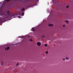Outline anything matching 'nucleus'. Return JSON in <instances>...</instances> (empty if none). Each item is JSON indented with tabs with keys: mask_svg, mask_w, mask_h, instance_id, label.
Instances as JSON below:
<instances>
[{
	"mask_svg": "<svg viewBox=\"0 0 73 73\" xmlns=\"http://www.w3.org/2000/svg\"><path fill=\"white\" fill-rule=\"evenodd\" d=\"M18 18H21V17H20V16H18Z\"/></svg>",
	"mask_w": 73,
	"mask_h": 73,
	"instance_id": "nucleus-15",
	"label": "nucleus"
},
{
	"mask_svg": "<svg viewBox=\"0 0 73 73\" xmlns=\"http://www.w3.org/2000/svg\"><path fill=\"white\" fill-rule=\"evenodd\" d=\"M33 0H31V1H32Z\"/></svg>",
	"mask_w": 73,
	"mask_h": 73,
	"instance_id": "nucleus-25",
	"label": "nucleus"
},
{
	"mask_svg": "<svg viewBox=\"0 0 73 73\" xmlns=\"http://www.w3.org/2000/svg\"><path fill=\"white\" fill-rule=\"evenodd\" d=\"M48 51H46V54H48Z\"/></svg>",
	"mask_w": 73,
	"mask_h": 73,
	"instance_id": "nucleus-13",
	"label": "nucleus"
},
{
	"mask_svg": "<svg viewBox=\"0 0 73 73\" xmlns=\"http://www.w3.org/2000/svg\"><path fill=\"white\" fill-rule=\"evenodd\" d=\"M44 45H45V46L46 47V46H47V44H45Z\"/></svg>",
	"mask_w": 73,
	"mask_h": 73,
	"instance_id": "nucleus-11",
	"label": "nucleus"
},
{
	"mask_svg": "<svg viewBox=\"0 0 73 73\" xmlns=\"http://www.w3.org/2000/svg\"><path fill=\"white\" fill-rule=\"evenodd\" d=\"M63 61H65V58H63Z\"/></svg>",
	"mask_w": 73,
	"mask_h": 73,
	"instance_id": "nucleus-17",
	"label": "nucleus"
},
{
	"mask_svg": "<svg viewBox=\"0 0 73 73\" xmlns=\"http://www.w3.org/2000/svg\"><path fill=\"white\" fill-rule=\"evenodd\" d=\"M19 15H20L21 16H23L24 15V13H22L21 14V13H19Z\"/></svg>",
	"mask_w": 73,
	"mask_h": 73,
	"instance_id": "nucleus-2",
	"label": "nucleus"
},
{
	"mask_svg": "<svg viewBox=\"0 0 73 73\" xmlns=\"http://www.w3.org/2000/svg\"><path fill=\"white\" fill-rule=\"evenodd\" d=\"M66 23H68L69 21H68L66 20L65 21Z\"/></svg>",
	"mask_w": 73,
	"mask_h": 73,
	"instance_id": "nucleus-10",
	"label": "nucleus"
},
{
	"mask_svg": "<svg viewBox=\"0 0 73 73\" xmlns=\"http://www.w3.org/2000/svg\"><path fill=\"white\" fill-rule=\"evenodd\" d=\"M34 28H32V31H35V29Z\"/></svg>",
	"mask_w": 73,
	"mask_h": 73,
	"instance_id": "nucleus-5",
	"label": "nucleus"
},
{
	"mask_svg": "<svg viewBox=\"0 0 73 73\" xmlns=\"http://www.w3.org/2000/svg\"><path fill=\"white\" fill-rule=\"evenodd\" d=\"M3 13H1V14H3Z\"/></svg>",
	"mask_w": 73,
	"mask_h": 73,
	"instance_id": "nucleus-24",
	"label": "nucleus"
},
{
	"mask_svg": "<svg viewBox=\"0 0 73 73\" xmlns=\"http://www.w3.org/2000/svg\"><path fill=\"white\" fill-rule=\"evenodd\" d=\"M41 42H38L37 43V45L38 46H40V45H41Z\"/></svg>",
	"mask_w": 73,
	"mask_h": 73,
	"instance_id": "nucleus-1",
	"label": "nucleus"
},
{
	"mask_svg": "<svg viewBox=\"0 0 73 73\" xmlns=\"http://www.w3.org/2000/svg\"><path fill=\"white\" fill-rule=\"evenodd\" d=\"M37 5L36 4H35V5Z\"/></svg>",
	"mask_w": 73,
	"mask_h": 73,
	"instance_id": "nucleus-22",
	"label": "nucleus"
},
{
	"mask_svg": "<svg viewBox=\"0 0 73 73\" xmlns=\"http://www.w3.org/2000/svg\"><path fill=\"white\" fill-rule=\"evenodd\" d=\"M36 0V1L37 2H38V1L39 0Z\"/></svg>",
	"mask_w": 73,
	"mask_h": 73,
	"instance_id": "nucleus-14",
	"label": "nucleus"
},
{
	"mask_svg": "<svg viewBox=\"0 0 73 73\" xmlns=\"http://www.w3.org/2000/svg\"><path fill=\"white\" fill-rule=\"evenodd\" d=\"M18 37H19L20 38H24V36H20Z\"/></svg>",
	"mask_w": 73,
	"mask_h": 73,
	"instance_id": "nucleus-6",
	"label": "nucleus"
},
{
	"mask_svg": "<svg viewBox=\"0 0 73 73\" xmlns=\"http://www.w3.org/2000/svg\"><path fill=\"white\" fill-rule=\"evenodd\" d=\"M7 18H9V17H10L9 16V15H7Z\"/></svg>",
	"mask_w": 73,
	"mask_h": 73,
	"instance_id": "nucleus-7",
	"label": "nucleus"
},
{
	"mask_svg": "<svg viewBox=\"0 0 73 73\" xmlns=\"http://www.w3.org/2000/svg\"><path fill=\"white\" fill-rule=\"evenodd\" d=\"M19 63H18L17 64V66H18V65H19Z\"/></svg>",
	"mask_w": 73,
	"mask_h": 73,
	"instance_id": "nucleus-19",
	"label": "nucleus"
},
{
	"mask_svg": "<svg viewBox=\"0 0 73 73\" xmlns=\"http://www.w3.org/2000/svg\"><path fill=\"white\" fill-rule=\"evenodd\" d=\"M10 0H5L4 1H9Z\"/></svg>",
	"mask_w": 73,
	"mask_h": 73,
	"instance_id": "nucleus-12",
	"label": "nucleus"
},
{
	"mask_svg": "<svg viewBox=\"0 0 73 73\" xmlns=\"http://www.w3.org/2000/svg\"><path fill=\"white\" fill-rule=\"evenodd\" d=\"M53 25L52 24H50L48 25V26H49V27H52V26H53Z\"/></svg>",
	"mask_w": 73,
	"mask_h": 73,
	"instance_id": "nucleus-4",
	"label": "nucleus"
},
{
	"mask_svg": "<svg viewBox=\"0 0 73 73\" xmlns=\"http://www.w3.org/2000/svg\"><path fill=\"white\" fill-rule=\"evenodd\" d=\"M7 14H9V11H8L7 12Z\"/></svg>",
	"mask_w": 73,
	"mask_h": 73,
	"instance_id": "nucleus-21",
	"label": "nucleus"
},
{
	"mask_svg": "<svg viewBox=\"0 0 73 73\" xmlns=\"http://www.w3.org/2000/svg\"><path fill=\"white\" fill-rule=\"evenodd\" d=\"M5 49L6 50H8V49H9V47H7V48L6 47H5Z\"/></svg>",
	"mask_w": 73,
	"mask_h": 73,
	"instance_id": "nucleus-3",
	"label": "nucleus"
},
{
	"mask_svg": "<svg viewBox=\"0 0 73 73\" xmlns=\"http://www.w3.org/2000/svg\"><path fill=\"white\" fill-rule=\"evenodd\" d=\"M4 14L5 15V13H4Z\"/></svg>",
	"mask_w": 73,
	"mask_h": 73,
	"instance_id": "nucleus-23",
	"label": "nucleus"
},
{
	"mask_svg": "<svg viewBox=\"0 0 73 73\" xmlns=\"http://www.w3.org/2000/svg\"><path fill=\"white\" fill-rule=\"evenodd\" d=\"M67 8H68L69 7V6H67L66 7Z\"/></svg>",
	"mask_w": 73,
	"mask_h": 73,
	"instance_id": "nucleus-18",
	"label": "nucleus"
},
{
	"mask_svg": "<svg viewBox=\"0 0 73 73\" xmlns=\"http://www.w3.org/2000/svg\"><path fill=\"white\" fill-rule=\"evenodd\" d=\"M66 60H69V57H66Z\"/></svg>",
	"mask_w": 73,
	"mask_h": 73,
	"instance_id": "nucleus-8",
	"label": "nucleus"
},
{
	"mask_svg": "<svg viewBox=\"0 0 73 73\" xmlns=\"http://www.w3.org/2000/svg\"><path fill=\"white\" fill-rule=\"evenodd\" d=\"M32 41V39H30V41L31 42V41Z\"/></svg>",
	"mask_w": 73,
	"mask_h": 73,
	"instance_id": "nucleus-16",
	"label": "nucleus"
},
{
	"mask_svg": "<svg viewBox=\"0 0 73 73\" xmlns=\"http://www.w3.org/2000/svg\"><path fill=\"white\" fill-rule=\"evenodd\" d=\"M24 10H25V9H24V8H23L22 9H21V11H24Z\"/></svg>",
	"mask_w": 73,
	"mask_h": 73,
	"instance_id": "nucleus-9",
	"label": "nucleus"
},
{
	"mask_svg": "<svg viewBox=\"0 0 73 73\" xmlns=\"http://www.w3.org/2000/svg\"><path fill=\"white\" fill-rule=\"evenodd\" d=\"M63 27H65V25H63Z\"/></svg>",
	"mask_w": 73,
	"mask_h": 73,
	"instance_id": "nucleus-20",
	"label": "nucleus"
}]
</instances>
